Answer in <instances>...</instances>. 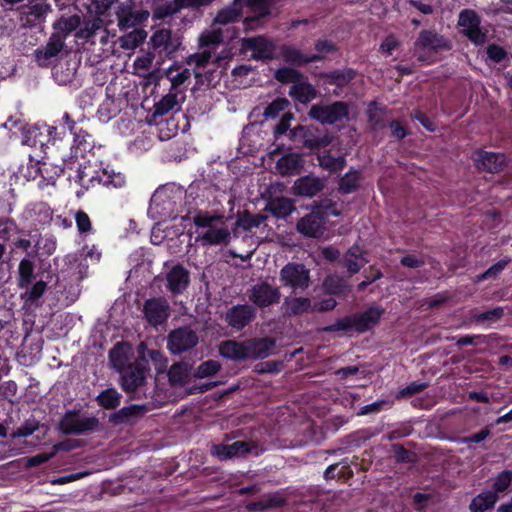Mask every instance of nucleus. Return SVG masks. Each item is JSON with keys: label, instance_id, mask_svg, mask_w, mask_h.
Returning a JSON list of instances; mask_svg holds the SVG:
<instances>
[{"label": "nucleus", "instance_id": "nucleus-4", "mask_svg": "<svg viewBox=\"0 0 512 512\" xmlns=\"http://www.w3.org/2000/svg\"><path fill=\"white\" fill-rule=\"evenodd\" d=\"M276 342L271 337L251 338L243 341L229 339L219 345L220 355L232 361L264 359L271 355Z\"/></svg>", "mask_w": 512, "mask_h": 512}, {"label": "nucleus", "instance_id": "nucleus-56", "mask_svg": "<svg viewBox=\"0 0 512 512\" xmlns=\"http://www.w3.org/2000/svg\"><path fill=\"white\" fill-rule=\"evenodd\" d=\"M21 134H22V140H21L22 145L35 147L39 144L41 147L44 146V142L39 138L42 135V133L40 132V128H38L36 126H31V127L28 126L25 129V132H22Z\"/></svg>", "mask_w": 512, "mask_h": 512}, {"label": "nucleus", "instance_id": "nucleus-63", "mask_svg": "<svg viewBox=\"0 0 512 512\" xmlns=\"http://www.w3.org/2000/svg\"><path fill=\"white\" fill-rule=\"evenodd\" d=\"M427 386H428V384L424 383V382H416V381L411 382L406 387L400 389L396 393L395 397H396V399H404V398L411 397L413 395H416V394L424 391L427 388Z\"/></svg>", "mask_w": 512, "mask_h": 512}, {"label": "nucleus", "instance_id": "nucleus-21", "mask_svg": "<svg viewBox=\"0 0 512 512\" xmlns=\"http://www.w3.org/2000/svg\"><path fill=\"white\" fill-rule=\"evenodd\" d=\"M166 288L172 295H181L190 284V272L182 265H174L166 274Z\"/></svg>", "mask_w": 512, "mask_h": 512}, {"label": "nucleus", "instance_id": "nucleus-53", "mask_svg": "<svg viewBox=\"0 0 512 512\" xmlns=\"http://www.w3.org/2000/svg\"><path fill=\"white\" fill-rule=\"evenodd\" d=\"M312 308V301L307 297H295L288 306L289 315L299 316L308 313Z\"/></svg>", "mask_w": 512, "mask_h": 512}, {"label": "nucleus", "instance_id": "nucleus-5", "mask_svg": "<svg viewBox=\"0 0 512 512\" xmlns=\"http://www.w3.org/2000/svg\"><path fill=\"white\" fill-rule=\"evenodd\" d=\"M100 421L96 416H87L80 409L67 410L59 420L58 430L63 435H89L98 430Z\"/></svg>", "mask_w": 512, "mask_h": 512}, {"label": "nucleus", "instance_id": "nucleus-39", "mask_svg": "<svg viewBox=\"0 0 512 512\" xmlns=\"http://www.w3.org/2000/svg\"><path fill=\"white\" fill-rule=\"evenodd\" d=\"M497 501L498 495L495 492L485 491L471 500L469 510L471 512H485L493 509Z\"/></svg>", "mask_w": 512, "mask_h": 512}, {"label": "nucleus", "instance_id": "nucleus-40", "mask_svg": "<svg viewBox=\"0 0 512 512\" xmlns=\"http://www.w3.org/2000/svg\"><path fill=\"white\" fill-rule=\"evenodd\" d=\"M387 106H378L376 101H371L368 105V122L373 130H382L387 127L384 115L387 112Z\"/></svg>", "mask_w": 512, "mask_h": 512}, {"label": "nucleus", "instance_id": "nucleus-18", "mask_svg": "<svg viewBox=\"0 0 512 512\" xmlns=\"http://www.w3.org/2000/svg\"><path fill=\"white\" fill-rule=\"evenodd\" d=\"M257 310L250 304H237L230 307L224 316L229 327L241 331L256 318Z\"/></svg>", "mask_w": 512, "mask_h": 512}, {"label": "nucleus", "instance_id": "nucleus-64", "mask_svg": "<svg viewBox=\"0 0 512 512\" xmlns=\"http://www.w3.org/2000/svg\"><path fill=\"white\" fill-rule=\"evenodd\" d=\"M1 126L6 128L13 135H16L17 133L25 132L28 124L21 117L10 116Z\"/></svg>", "mask_w": 512, "mask_h": 512}, {"label": "nucleus", "instance_id": "nucleus-47", "mask_svg": "<svg viewBox=\"0 0 512 512\" xmlns=\"http://www.w3.org/2000/svg\"><path fill=\"white\" fill-rule=\"evenodd\" d=\"M242 16V9L237 5H230L218 11L214 22L220 25H227L237 22Z\"/></svg>", "mask_w": 512, "mask_h": 512}, {"label": "nucleus", "instance_id": "nucleus-3", "mask_svg": "<svg viewBox=\"0 0 512 512\" xmlns=\"http://www.w3.org/2000/svg\"><path fill=\"white\" fill-rule=\"evenodd\" d=\"M197 229L195 241L202 246H228L231 231L225 226V216L221 213L197 210L193 216Z\"/></svg>", "mask_w": 512, "mask_h": 512}, {"label": "nucleus", "instance_id": "nucleus-36", "mask_svg": "<svg viewBox=\"0 0 512 512\" xmlns=\"http://www.w3.org/2000/svg\"><path fill=\"white\" fill-rule=\"evenodd\" d=\"M267 220V216L263 214H252L248 210L238 212L237 219L232 229L235 237L238 236L237 229L242 228L244 231H251L253 228H258L262 223Z\"/></svg>", "mask_w": 512, "mask_h": 512}, {"label": "nucleus", "instance_id": "nucleus-1", "mask_svg": "<svg viewBox=\"0 0 512 512\" xmlns=\"http://www.w3.org/2000/svg\"><path fill=\"white\" fill-rule=\"evenodd\" d=\"M66 168L70 171L67 179L81 187V190L76 192L77 197H81L86 191L97 185L118 189L126 184L125 175L110 166L99 168L90 161L80 163L76 157H70L67 159Z\"/></svg>", "mask_w": 512, "mask_h": 512}, {"label": "nucleus", "instance_id": "nucleus-33", "mask_svg": "<svg viewBox=\"0 0 512 512\" xmlns=\"http://www.w3.org/2000/svg\"><path fill=\"white\" fill-rule=\"evenodd\" d=\"M285 498L276 493L262 495L258 500L251 501L246 504L249 512H264L274 508H281L285 505Z\"/></svg>", "mask_w": 512, "mask_h": 512}, {"label": "nucleus", "instance_id": "nucleus-46", "mask_svg": "<svg viewBox=\"0 0 512 512\" xmlns=\"http://www.w3.org/2000/svg\"><path fill=\"white\" fill-rule=\"evenodd\" d=\"M155 51L168 52L171 46V31L169 29H160L153 33L148 43Z\"/></svg>", "mask_w": 512, "mask_h": 512}, {"label": "nucleus", "instance_id": "nucleus-27", "mask_svg": "<svg viewBox=\"0 0 512 512\" xmlns=\"http://www.w3.org/2000/svg\"><path fill=\"white\" fill-rule=\"evenodd\" d=\"M305 159L299 153H287L276 162L277 172L283 176L300 175L304 169Z\"/></svg>", "mask_w": 512, "mask_h": 512}, {"label": "nucleus", "instance_id": "nucleus-25", "mask_svg": "<svg viewBox=\"0 0 512 512\" xmlns=\"http://www.w3.org/2000/svg\"><path fill=\"white\" fill-rule=\"evenodd\" d=\"M251 452V446L246 441H235L231 444H214L211 447V455L220 461L233 457L246 456Z\"/></svg>", "mask_w": 512, "mask_h": 512}, {"label": "nucleus", "instance_id": "nucleus-7", "mask_svg": "<svg viewBox=\"0 0 512 512\" xmlns=\"http://www.w3.org/2000/svg\"><path fill=\"white\" fill-rule=\"evenodd\" d=\"M414 55L418 62L432 63V56L440 51L451 49L450 42L433 30H421L414 41Z\"/></svg>", "mask_w": 512, "mask_h": 512}, {"label": "nucleus", "instance_id": "nucleus-37", "mask_svg": "<svg viewBox=\"0 0 512 512\" xmlns=\"http://www.w3.org/2000/svg\"><path fill=\"white\" fill-rule=\"evenodd\" d=\"M363 179L360 170L350 168L338 182V192L342 195H348L359 190Z\"/></svg>", "mask_w": 512, "mask_h": 512}, {"label": "nucleus", "instance_id": "nucleus-55", "mask_svg": "<svg viewBox=\"0 0 512 512\" xmlns=\"http://www.w3.org/2000/svg\"><path fill=\"white\" fill-rule=\"evenodd\" d=\"M497 334L490 335H462L457 338L456 345L458 347H464L468 345L488 344L490 339L496 338Z\"/></svg>", "mask_w": 512, "mask_h": 512}, {"label": "nucleus", "instance_id": "nucleus-41", "mask_svg": "<svg viewBox=\"0 0 512 512\" xmlns=\"http://www.w3.org/2000/svg\"><path fill=\"white\" fill-rule=\"evenodd\" d=\"M177 105V95L168 93L154 104L150 122L158 123V118L169 113Z\"/></svg>", "mask_w": 512, "mask_h": 512}, {"label": "nucleus", "instance_id": "nucleus-10", "mask_svg": "<svg viewBox=\"0 0 512 512\" xmlns=\"http://www.w3.org/2000/svg\"><path fill=\"white\" fill-rule=\"evenodd\" d=\"M308 115L311 119L325 125H333L349 116V106L344 101H335L331 104H313Z\"/></svg>", "mask_w": 512, "mask_h": 512}, {"label": "nucleus", "instance_id": "nucleus-43", "mask_svg": "<svg viewBox=\"0 0 512 512\" xmlns=\"http://www.w3.org/2000/svg\"><path fill=\"white\" fill-rule=\"evenodd\" d=\"M504 316V309L502 307H495L490 310L474 313L468 318L469 324H493L498 322Z\"/></svg>", "mask_w": 512, "mask_h": 512}, {"label": "nucleus", "instance_id": "nucleus-54", "mask_svg": "<svg viewBox=\"0 0 512 512\" xmlns=\"http://www.w3.org/2000/svg\"><path fill=\"white\" fill-rule=\"evenodd\" d=\"M289 105H290V102H289V100L287 98L278 97V98L274 99L271 103H269L267 105V107L264 110V116L267 119H269V118L275 119Z\"/></svg>", "mask_w": 512, "mask_h": 512}, {"label": "nucleus", "instance_id": "nucleus-19", "mask_svg": "<svg viewBox=\"0 0 512 512\" xmlns=\"http://www.w3.org/2000/svg\"><path fill=\"white\" fill-rule=\"evenodd\" d=\"M325 186V179L309 174L297 178L291 190L296 196L312 198L322 192Z\"/></svg>", "mask_w": 512, "mask_h": 512}, {"label": "nucleus", "instance_id": "nucleus-52", "mask_svg": "<svg viewBox=\"0 0 512 512\" xmlns=\"http://www.w3.org/2000/svg\"><path fill=\"white\" fill-rule=\"evenodd\" d=\"M73 142L76 149L81 152H90L94 147V138L87 131L82 128L73 134Z\"/></svg>", "mask_w": 512, "mask_h": 512}, {"label": "nucleus", "instance_id": "nucleus-60", "mask_svg": "<svg viewBox=\"0 0 512 512\" xmlns=\"http://www.w3.org/2000/svg\"><path fill=\"white\" fill-rule=\"evenodd\" d=\"M221 369V364L216 360L202 362L195 371L198 378H206L215 375Z\"/></svg>", "mask_w": 512, "mask_h": 512}, {"label": "nucleus", "instance_id": "nucleus-12", "mask_svg": "<svg viewBox=\"0 0 512 512\" xmlns=\"http://www.w3.org/2000/svg\"><path fill=\"white\" fill-rule=\"evenodd\" d=\"M458 26L461 33L474 45L481 46L488 40L486 32L481 29V17L473 9H463L458 16Z\"/></svg>", "mask_w": 512, "mask_h": 512}, {"label": "nucleus", "instance_id": "nucleus-13", "mask_svg": "<svg viewBox=\"0 0 512 512\" xmlns=\"http://www.w3.org/2000/svg\"><path fill=\"white\" fill-rule=\"evenodd\" d=\"M199 343L197 333L190 326H181L171 330L167 336V349L173 355L190 351Z\"/></svg>", "mask_w": 512, "mask_h": 512}, {"label": "nucleus", "instance_id": "nucleus-26", "mask_svg": "<svg viewBox=\"0 0 512 512\" xmlns=\"http://www.w3.org/2000/svg\"><path fill=\"white\" fill-rule=\"evenodd\" d=\"M385 309L381 306H370L361 313L354 314L355 332L363 334L370 331L375 327L383 314Z\"/></svg>", "mask_w": 512, "mask_h": 512}, {"label": "nucleus", "instance_id": "nucleus-17", "mask_svg": "<svg viewBox=\"0 0 512 512\" xmlns=\"http://www.w3.org/2000/svg\"><path fill=\"white\" fill-rule=\"evenodd\" d=\"M248 298L255 308L263 309L278 304L281 299V292L277 286L263 281L252 286Z\"/></svg>", "mask_w": 512, "mask_h": 512}, {"label": "nucleus", "instance_id": "nucleus-2", "mask_svg": "<svg viewBox=\"0 0 512 512\" xmlns=\"http://www.w3.org/2000/svg\"><path fill=\"white\" fill-rule=\"evenodd\" d=\"M43 279V274L35 272V263L30 258H23L17 269L16 284L22 292L20 299L28 306L40 307L42 305V297L48 289L49 279L52 278L50 273Z\"/></svg>", "mask_w": 512, "mask_h": 512}, {"label": "nucleus", "instance_id": "nucleus-16", "mask_svg": "<svg viewBox=\"0 0 512 512\" xmlns=\"http://www.w3.org/2000/svg\"><path fill=\"white\" fill-rule=\"evenodd\" d=\"M145 320L153 327L164 324L171 315V307L164 297L145 300L142 308Z\"/></svg>", "mask_w": 512, "mask_h": 512}, {"label": "nucleus", "instance_id": "nucleus-62", "mask_svg": "<svg viewBox=\"0 0 512 512\" xmlns=\"http://www.w3.org/2000/svg\"><path fill=\"white\" fill-rule=\"evenodd\" d=\"M75 222L77 230L81 235L89 234L93 231L91 219L85 211L78 210L75 213Z\"/></svg>", "mask_w": 512, "mask_h": 512}, {"label": "nucleus", "instance_id": "nucleus-61", "mask_svg": "<svg viewBox=\"0 0 512 512\" xmlns=\"http://www.w3.org/2000/svg\"><path fill=\"white\" fill-rule=\"evenodd\" d=\"M512 482V471L511 470H504L502 472H500L494 482H493V491L492 492H495L497 495L498 493H502L504 491H506L510 484Z\"/></svg>", "mask_w": 512, "mask_h": 512}, {"label": "nucleus", "instance_id": "nucleus-58", "mask_svg": "<svg viewBox=\"0 0 512 512\" xmlns=\"http://www.w3.org/2000/svg\"><path fill=\"white\" fill-rule=\"evenodd\" d=\"M169 381L173 385H183L187 378V367L182 363L173 364L168 372Z\"/></svg>", "mask_w": 512, "mask_h": 512}, {"label": "nucleus", "instance_id": "nucleus-38", "mask_svg": "<svg viewBox=\"0 0 512 512\" xmlns=\"http://www.w3.org/2000/svg\"><path fill=\"white\" fill-rule=\"evenodd\" d=\"M319 166L328 171L330 174H334L342 171L346 166V157L344 155H339L337 157L333 156L330 151H324L317 156Z\"/></svg>", "mask_w": 512, "mask_h": 512}, {"label": "nucleus", "instance_id": "nucleus-57", "mask_svg": "<svg viewBox=\"0 0 512 512\" xmlns=\"http://www.w3.org/2000/svg\"><path fill=\"white\" fill-rule=\"evenodd\" d=\"M124 343H117L110 351H109V360L112 363L113 367L121 370L125 367L127 356L124 351Z\"/></svg>", "mask_w": 512, "mask_h": 512}, {"label": "nucleus", "instance_id": "nucleus-49", "mask_svg": "<svg viewBox=\"0 0 512 512\" xmlns=\"http://www.w3.org/2000/svg\"><path fill=\"white\" fill-rule=\"evenodd\" d=\"M393 457L398 464H412L417 461L415 452L406 449L402 444H392Z\"/></svg>", "mask_w": 512, "mask_h": 512}, {"label": "nucleus", "instance_id": "nucleus-44", "mask_svg": "<svg viewBox=\"0 0 512 512\" xmlns=\"http://www.w3.org/2000/svg\"><path fill=\"white\" fill-rule=\"evenodd\" d=\"M121 394L115 388H107L96 397L97 404L107 410L116 409L121 403Z\"/></svg>", "mask_w": 512, "mask_h": 512}, {"label": "nucleus", "instance_id": "nucleus-50", "mask_svg": "<svg viewBox=\"0 0 512 512\" xmlns=\"http://www.w3.org/2000/svg\"><path fill=\"white\" fill-rule=\"evenodd\" d=\"M355 320L354 315H348L342 318L337 319L333 324L325 326L322 328L323 332L326 333H335L338 331L350 332L352 330L355 331Z\"/></svg>", "mask_w": 512, "mask_h": 512}, {"label": "nucleus", "instance_id": "nucleus-9", "mask_svg": "<svg viewBox=\"0 0 512 512\" xmlns=\"http://www.w3.org/2000/svg\"><path fill=\"white\" fill-rule=\"evenodd\" d=\"M327 218L328 214L324 207L315 205L310 213L297 221L296 229L306 238H320L324 234Z\"/></svg>", "mask_w": 512, "mask_h": 512}, {"label": "nucleus", "instance_id": "nucleus-31", "mask_svg": "<svg viewBox=\"0 0 512 512\" xmlns=\"http://www.w3.org/2000/svg\"><path fill=\"white\" fill-rule=\"evenodd\" d=\"M289 96L296 102L306 105L317 98L318 91L305 75L303 80L290 87Z\"/></svg>", "mask_w": 512, "mask_h": 512}, {"label": "nucleus", "instance_id": "nucleus-11", "mask_svg": "<svg viewBox=\"0 0 512 512\" xmlns=\"http://www.w3.org/2000/svg\"><path fill=\"white\" fill-rule=\"evenodd\" d=\"M292 136L300 141L303 147L310 151H316L329 146L332 142V136L327 130H322L314 126L298 125L291 130Z\"/></svg>", "mask_w": 512, "mask_h": 512}, {"label": "nucleus", "instance_id": "nucleus-20", "mask_svg": "<svg viewBox=\"0 0 512 512\" xmlns=\"http://www.w3.org/2000/svg\"><path fill=\"white\" fill-rule=\"evenodd\" d=\"M65 35L52 33L47 44L35 50V60L41 67H47L50 60L56 57L64 47Z\"/></svg>", "mask_w": 512, "mask_h": 512}, {"label": "nucleus", "instance_id": "nucleus-23", "mask_svg": "<svg viewBox=\"0 0 512 512\" xmlns=\"http://www.w3.org/2000/svg\"><path fill=\"white\" fill-rule=\"evenodd\" d=\"M316 78L322 79L323 84L336 86L339 90H342L349 83H351L357 76V71L350 67L343 69H334L329 72L311 73Z\"/></svg>", "mask_w": 512, "mask_h": 512}, {"label": "nucleus", "instance_id": "nucleus-48", "mask_svg": "<svg viewBox=\"0 0 512 512\" xmlns=\"http://www.w3.org/2000/svg\"><path fill=\"white\" fill-rule=\"evenodd\" d=\"M414 428L410 421L398 423L393 429L388 431L382 436V440L386 441H394L399 440L405 437H408L412 434Z\"/></svg>", "mask_w": 512, "mask_h": 512}, {"label": "nucleus", "instance_id": "nucleus-15", "mask_svg": "<svg viewBox=\"0 0 512 512\" xmlns=\"http://www.w3.org/2000/svg\"><path fill=\"white\" fill-rule=\"evenodd\" d=\"M509 164V158L503 152H493L484 149H478L475 152L474 165L477 169L498 174L506 169Z\"/></svg>", "mask_w": 512, "mask_h": 512}, {"label": "nucleus", "instance_id": "nucleus-45", "mask_svg": "<svg viewBox=\"0 0 512 512\" xmlns=\"http://www.w3.org/2000/svg\"><path fill=\"white\" fill-rule=\"evenodd\" d=\"M274 78L281 84L295 85L305 78V75L292 66L278 68L274 73Z\"/></svg>", "mask_w": 512, "mask_h": 512}, {"label": "nucleus", "instance_id": "nucleus-51", "mask_svg": "<svg viewBox=\"0 0 512 512\" xmlns=\"http://www.w3.org/2000/svg\"><path fill=\"white\" fill-rule=\"evenodd\" d=\"M511 262L510 257H505L492 266H490L486 271L476 276L477 282H482L487 279H496L502 271L506 268V266Z\"/></svg>", "mask_w": 512, "mask_h": 512}, {"label": "nucleus", "instance_id": "nucleus-28", "mask_svg": "<svg viewBox=\"0 0 512 512\" xmlns=\"http://www.w3.org/2000/svg\"><path fill=\"white\" fill-rule=\"evenodd\" d=\"M364 251L358 244L352 245L343 255L342 266L347 269L350 275L358 273L368 260L364 257Z\"/></svg>", "mask_w": 512, "mask_h": 512}, {"label": "nucleus", "instance_id": "nucleus-6", "mask_svg": "<svg viewBox=\"0 0 512 512\" xmlns=\"http://www.w3.org/2000/svg\"><path fill=\"white\" fill-rule=\"evenodd\" d=\"M146 344L141 342L138 347V359L119 370L121 388L126 393H133L143 386L146 381L147 374L150 372L149 363L146 361V355L143 349Z\"/></svg>", "mask_w": 512, "mask_h": 512}, {"label": "nucleus", "instance_id": "nucleus-8", "mask_svg": "<svg viewBox=\"0 0 512 512\" xmlns=\"http://www.w3.org/2000/svg\"><path fill=\"white\" fill-rule=\"evenodd\" d=\"M279 281L294 293H302L311 284L310 270L302 263L288 262L279 272Z\"/></svg>", "mask_w": 512, "mask_h": 512}, {"label": "nucleus", "instance_id": "nucleus-30", "mask_svg": "<svg viewBox=\"0 0 512 512\" xmlns=\"http://www.w3.org/2000/svg\"><path fill=\"white\" fill-rule=\"evenodd\" d=\"M275 0H248V7L250 8L253 16L246 17L244 25L247 29H252L254 23L268 17L274 6Z\"/></svg>", "mask_w": 512, "mask_h": 512}, {"label": "nucleus", "instance_id": "nucleus-22", "mask_svg": "<svg viewBox=\"0 0 512 512\" xmlns=\"http://www.w3.org/2000/svg\"><path fill=\"white\" fill-rule=\"evenodd\" d=\"M50 11L51 5L46 2H31L21 7V21L24 26H38L45 20L46 15Z\"/></svg>", "mask_w": 512, "mask_h": 512}, {"label": "nucleus", "instance_id": "nucleus-35", "mask_svg": "<svg viewBox=\"0 0 512 512\" xmlns=\"http://www.w3.org/2000/svg\"><path fill=\"white\" fill-rule=\"evenodd\" d=\"M295 210L294 202L287 197H274L268 200L265 211L270 212L275 218L285 219Z\"/></svg>", "mask_w": 512, "mask_h": 512}, {"label": "nucleus", "instance_id": "nucleus-34", "mask_svg": "<svg viewBox=\"0 0 512 512\" xmlns=\"http://www.w3.org/2000/svg\"><path fill=\"white\" fill-rule=\"evenodd\" d=\"M146 412V405L133 404L112 413L109 417V421L114 425L127 424L133 419L143 416Z\"/></svg>", "mask_w": 512, "mask_h": 512}, {"label": "nucleus", "instance_id": "nucleus-24", "mask_svg": "<svg viewBox=\"0 0 512 512\" xmlns=\"http://www.w3.org/2000/svg\"><path fill=\"white\" fill-rule=\"evenodd\" d=\"M282 59L292 67H303L309 63L324 61L325 56L319 54L306 55L293 45H282L280 48Z\"/></svg>", "mask_w": 512, "mask_h": 512}, {"label": "nucleus", "instance_id": "nucleus-32", "mask_svg": "<svg viewBox=\"0 0 512 512\" xmlns=\"http://www.w3.org/2000/svg\"><path fill=\"white\" fill-rule=\"evenodd\" d=\"M322 286L327 295L337 297H345L351 291L349 282L336 273L327 275L323 280Z\"/></svg>", "mask_w": 512, "mask_h": 512}, {"label": "nucleus", "instance_id": "nucleus-42", "mask_svg": "<svg viewBox=\"0 0 512 512\" xmlns=\"http://www.w3.org/2000/svg\"><path fill=\"white\" fill-rule=\"evenodd\" d=\"M28 218L33 221L44 224L48 223L52 219V210L47 203L38 202L31 204L25 211Z\"/></svg>", "mask_w": 512, "mask_h": 512}, {"label": "nucleus", "instance_id": "nucleus-59", "mask_svg": "<svg viewBox=\"0 0 512 512\" xmlns=\"http://www.w3.org/2000/svg\"><path fill=\"white\" fill-rule=\"evenodd\" d=\"M29 161L26 168L21 167L20 173L28 180H35L38 177L41 178V161L35 160L32 155L28 157Z\"/></svg>", "mask_w": 512, "mask_h": 512}, {"label": "nucleus", "instance_id": "nucleus-29", "mask_svg": "<svg viewBox=\"0 0 512 512\" xmlns=\"http://www.w3.org/2000/svg\"><path fill=\"white\" fill-rule=\"evenodd\" d=\"M41 161V180L38 183V187L40 189H44L45 187L56 184L57 179L65 174L66 171H69L66 168L67 160H63V165L54 164L48 162L46 160Z\"/></svg>", "mask_w": 512, "mask_h": 512}, {"label": "nucleus", "instance_id": "nucleus-14", "mask_svg": "<svg viewBox=\"0 0 512 512\" xmlns=\"http://www.w3.org/2000/svg\"><path fill=\"white\" fill-rule=\"evenodd\" d=\"M241 46L251 52L253 60L267 62L275 58L276 45L264 35L242 38Z\"/></svg>", "mask_w": 512, "mask_h": 512}]
</instances>
